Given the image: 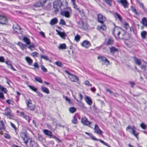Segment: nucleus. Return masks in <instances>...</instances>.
Segmentation results:
<instances>
[{
    "instance_id": "69168bd1",
    "label": "nucleus",
    "mask_w": 147,
    "mask_h": 147,
    "mask_svg": "<svg viewBox=\"0 0 147 147\" xmlns=\"http://www.w3.org/2000/svg\"><path fill=\"white\" fill-rule=\"evenodd\" d=\"M37 94L40 97H42L43 96V94L41 93L40 92L38 91L36 92Z\"/></svg>"
},
{
    "instance_id": "393cba45",
    "label": "nucleus",
    "mask_w": 147,
    "mask_h": 147,
    "mask_svg": "<svg viewBox=\"0 0 147 147\" xmlns=\"http://www.w3.org/2000/svg\"><path fill=\"white\" fill-rule=\"evenodd\" d=\"M141 23L144 26L147 27V19L144 17L142 20Z\"/></svg>"
},
{
    "instance_id": "7c9ffc66",
    "label": "nucleus",
    "mask_w": 147,
    "mask_h": 147,
    "mask_svg": "<svg viewBox=\"0 0 147 147\" xmlns=\"http://www.w3.org/2000/svg\"><path fill=\"white\" fill-rule=\"evenodd\" d=\"M37 139L38 141L41 142L43 141L44 138L41 135L38 133L37 134Z\"/></svg>"
},
{
    "instance_id": "3c124183",
    "label": "nucleus",
    "mask_w": 147,
    "mask_h": 147,
    "mask_svg": "<svg viewBox=\"0 0 147 147\" xmlns=\"http://www.w3.org/2000/svg\"><path fill=\"white\" fill-rule=\"evenodd\" d=\"M3 92L5 93H6L7 92V89L3 87H2L0 89Z\"/></svg>"
},
{
    "instance_id": "5701e85b",
    "label": "nucleus",
    "mask_w": 147,
    "mask_h": 147,
    "mask_svg": "<svg viewBox=\"0 0 147 147\" xmlns=\"http://www.w3.org/2000/svg\"><path fill=\"white\" fill-rule=\"evenodd\" d=\"M85 133L88 135L92 139V140H96V141H99V139H98L96 138L93 135L90 133H89L87 132H86Z\"/></svg>"
},
{
    "instance_id": "6e6d98bb",
    "label": "nucleus",
    "mask_w": 147,
    "mask_h": 147,
    "mask_svg": "<svg viewBox=\"0 0 147 147\" xmlns=\"http://www.w3.org/2000/svg\"><path fill=\"white\" fill-rule=\"evenodd\" d=\"M4 136L5 138L8 139H10L11 137L7 133H5L4 134Z\"/></svg>"
},
{
    "instance_id": "39448f33",
    "label": "nucleus",
    "mask_w": 147,
    "mask_h": 147,
    "mask_svg": "<svg viewBox=\"0 0 147 147\" xmlns=\"http://www.w3.org/2000/svg\"><path fill=\"white\" fill-rule=\"evenodd\" d=\"M121 34H122V36H120L119 39L124 40H127L129 38V34L126 31L122 30L121 31Z\"/></svg>"
},
{
    "instance_id": "a211bd4d",
    "label": "nucleus",
    "mask_w": 147,
    "mask_h": 147,
    "mask_svg": "<svg viewBox=\"0 0 147 147\" xmlns=\"http://www.w3.org/2000/svg\"><path fill=\"white\" fill-rule=\"evenodd\" d=\"M94 132L98 134L102 135L103 132L100 129L98 126L97 124H95L94 128Z\"/></svg>"
},
{
    "instance_id": "6e6552de",
    "label": "nucleus",
    "mask_w": 147,
    "mask_h": 147,
    "mask_svg": "<svg viewBox=\"0 0 147 147\" xmlns=\"http://www.w3.org/2000/svg\"><path fill=\"white\" fill-rule=\"evenodd\" d=\"M98 59H100L99 62H101L102 64H104L105 63H107V65L110 64V62L105 57L101 56H99L98 57Z\"/></svg>"
},
{
    "instance_id": "37998d69",
    "label": "nucleus",
    "mask_w": 147,
    "mask_h": 147,
    "mask_svg": "<svg viewBox=\"0 0 147 147\" xmlns=\"http://www.w3.org/2000/svg\"><path fill=\"white\" fill-rule=\"evenodd\" d=\"M64 98H65L66 101L68 102L70 104H72L73 103L72 101L71 100L68 98L67 96H65L63 97Z\"/></svg>"
},
{
    "instance_id": "4c0bfd02",
    "label": "nucleus",
    "mask_w": 147,
    "mask_h": 147,
    "mask_svg": "<svg viewBox=\"0 0 147 147\" xmlns=\"http://www.w3.org/2000/svg\"><path fill=\"white\" fill-rule=\"evenodd\" d=\"M0 123L1 124V127H0V130L2 129L4 130L5 129V125L3 123V121H0Z\"/></svg>"
},
{
    "instance_id": "2eb2a0df",
    "label": "nucleus",
    "mask_w": 147,
    "mask_h": 147,
    "mask_svg": "<svg viewBox=\"0 0 147 147\" xmlns=\"http://www.w3.org/2000/svg\"><path fill=\"white\" fill-rule=\"evenodd\" d=\"M30 140L28 147H38L39 145L36 142L33 141L31 138H29L28 141Z\"/></svg>"
},
{
    "instance_id": "f3484780",
    "label": "nucleus",
    "mask_w": 147,
    "mask_h": 147,
    "mask_svg": "<svg viewBox=\"0 0 147 147\" xmlns=\"http://www.w3.org/2000/svg\"><path fill=\"white\" fill-rule=\"evenodd\" d=\"M44 134L48 136L49 138H52L54 136L53 135V133L52 131L48 129H45L43 130Z\"/></svg>"
},
{
    "instance_id": "c9c22d12",
    "label": "nucleus",
    "mask_w": 147,
    "mask_h": 147,
    "mask_svg": "<svg viewBox=\"0 0 147 147\" xmlns=\"http://www.w3.org/2000/svg\"><path fill=\"white\" fill-rule=\"evenodd\" d=\"M115 17L116 18H118L120 21L121 22L122 20V18L121 16L117 13H115Z\"/></svg>"
},
{
    "instance_id": "864d4df0",
    "label": "nucleus",
    "mask_w": 147,
    "mask_h": 147,
    "mask_svg": "<svg viewBox=\"0 0 147 147\" xmlns=\"http://www.w3.org/2000/svg\"><path fill=\"white\" fill-rule=\"evenodd\" d=\"M140 126L142 128L144 129H146L147 128V127L146 125H145L144 123H142L140 125Z\"/></svg>"
},
{
    "instance_id": "774afa93",
    "label": "nucleus",
    "mask_w": 147,
    "mask_h": 147,
    "mask_svg": "<svg viewBox=\"0 0 147 147\" xmlns=\"http://www.w3.org/2000/svg\"><path fill=\"white\" fill-rule=\"evenodd\" d=\"M9 118L10 119H14L13 114H11L8 116Z\"/></svg>"
},
{
    "instance_id": "9b49d317",
    "label": "nucleus",
    "mask_w": 147,
    "mask_h": 147,
    "mask_svg": "<svg viewBox=\"0 0 147 147\" xmlns=\"http://www.w3.org/2000/svg\"><path fill=\"white\" fill-rule=\"evenodd\" d=\"M26 104L27 107L29 108L31 110L33 111L35 109V106L34 105H32V101L30 99H29L26 101Z\"/></svg>"
},
{
    "instance_id": "a878e982",
    "label": "nucleus",
    "mask_w": 147,
    "mask_h": 147,
    "mask_svg": "<svg viewBox=\"0 0 147 147\" xmlns=\"http://www.w3.org/2000/svg\"><path fill=\"white\" fill-rule=\"evenodd\" d=\"M13 28L14 30L16 32H18V30H19L21 29L20 26L17 24L13 25Z\"/></svg>"
},
{
    "instance_id": "680f3d73",
    "label": "nucleus",
    "mask_w": 147,
    "mask_h": 147,
    "mask_svg": "<svg viewBox=\"0 0 147 147\" xmlns=\"http://www.w3.org/2000/svg\"><path fill=\"white\" fill-rule=\"evenodd\" d=\"M52 138H53L54 139H55L59 143H61V140H60L59 139L56 137L55 136H53V137Z\"/></svg>"
},
{
    "instance_id": "5fc2aeb1",
    "label": "nucleus",
    "mask_w": 147,
    "mask_h": 147,
    "mask_svg": "<svg viewBox=\"0 0 147 147\" xmlns=\"http://www.w3.org/2000/svg\"><path fill=\"white\" fill-rule=\"evenodd\" d=\"M38 53L36 52H32V53L31 55L33 57H37Z\"/></svg>"
},
{
    "instance_id": "de8ad7c7",
    "label": "nucleus",
    "mask_w": 147,
    "mask_h": 147,
    "mask_svg": "<svg viewBox=\"0 0 147 147\" xmlns=\"http://www.w3.org/2000/svg\"><path fill=\"white\" fill-rule=\"evenodd\" d=\"M80 36L78 34H77L75 37V40L77 42L80 40Z\"/></svg>"
},
{
    "instance_id": "f03ea898",
    "label": "nucleus",
    "mask_w": 147,
    "mask_h": 147,
    "mask_svg": "<svg viewBox=\"0 0 147 147\" xmlns=\"http://www.w3.org/2000/svg\"><path fill=\"white\" fill-rule=\"evenodd\" d=\"M53 6L54 9V12L56 14L59 11V9L61 10L63 7L64 5L61 0H57L53 2Z\"/></svg>"
},
{
    "instance_id": "2f4dec72",
    "label": "nucleus",
    "mask_w": 147,
    "mask_h": 147,
    "mask_svg": "<svg viewBox=\"0 0 147 147\" xmlns=\"http://www.w3.org/2000/svg\"><path fill=\"white\" fill-rule=\"evenodd\" d=\"M28 86L29 87L31 90L36 92H37L38 91L37 88L33 86L28 85Z\"/></svg>"
},
{
    "instance_id": "aec40b11",
    "label": "nucleus",
    "mask_w": 147,
    "mask_h": 147,
    "mask_svg": "<svg viewBox=\"0 0 147 147\" xmlns=\"http://www.w3.org/2000/svg\"><path fill=\"white\" fill-rule=\"evenodd\" d=\"M20 116L23 117L27 121L28 123L30 122V118L29 116L25 115L24 112H21L20 113Z\"/></svg>"
},
{
    "instance_id": "f704fd0d",
    "label": "nucleus",
    "mask_w": 147,
    "mask_h": 147,
    "mask_svg": "<svg viewBox=\"0 0 147 147\" xmlns=\"http://www.w3.org/2000/svg\"><path fill=\"white\" fill-rule=\"evenodd\" d=\"M25 59L29 65H31L32 62V59L29 57H26Z\"/></svg>"
},
{
    "instance_id": "4be33fe9",
    "label": "nucleus",
    "mask_w": 147,
    "mask_h": 147,
    "mask_svg": "<svg viewBox=\"0 0 147 147\" xmlns=\"http://www.w3.org/2000/svg\"><path fill=\"white\" fill-rule=\"evenodd\" d=\"M41 89L42 92L45 93L47 94H48L50 93V92L48 89L44 86H41Z\"/></svg>"
},
{
    "instance_id": "423d86ee",
    "label": "nucleus",
    "mask_w": 147,
    "mask_h": 147,
    "mask_svg": "<svg viewBox=\"0 0 147 147\" xmlns=\"http://www.w3.org/2000/svg\"><path fill=\"white\" fill-rule=\"evenodd\" d=\"M130 129H131L132 130V131H129V132L134 135L136 138L138 139V133L136 132L135 131L136 129L135 127L134 126H133L131 127L130 126L128 125L126 128V130L127 131Z\"/></svg>"
},
{
    "instance_id": "603ef678",
    "label": "nucleus",
    "mask_w": 147,
    "mask_h": 147,
    "mask_svg": "<svg viewBox=\"0 0 147 147\" xmlns=\"http://www.w3.org/2000/svg\"><path fill=\"white\" fill-rule=\"evenodd\" d=\"M124 26L125 29L126 30L128 29L129 28V26L128 24L125 22L124 24Z\"/></svg>"
},
{
    "instance_id": "c756f323",
    "label": "nucleus",
    "mask_w": 147,
    "mask_h": 147,
    "mask_svg": "<svg viewBox=\"0 0 147 147\" xmlns=\"http://www.w3.org/2000/svg\"><path fill=\"white\" fill-rule=\"evenodd\" d=\"M113 40L112 39L109 38L106 42V45H111L113 43Z\"/></svg>"
},
{
    "instance_id": "ddd939ff",
    "label": "nucleus",
    "mask_w": 147,
    "mask_h": 147,
    "mask_svg": "<svg viewBox=\"0 0 147 147\" xmlns=\"http://www.w3.org/2000/svg\"><path fill=\"white\" fill-rule=\"evenodd\" d=\"M7 19L5 16L0 15V24L5 25L7 23Z\"/></svg>"
},
{
    "instance_id": "e433bc0d",
    "label": "nucleus",
    "mask_w": 147,
    "mask_h": 147,
    "mask_svg": "<svg viewBox=\"0 0 147 147\" xmlns=\"http://www.w3.org/2000/svg\"><path fill=\"white\" fill-rule=\"evenodd\" d=\"M110 52L111 53H114L115 52L117 51L118 49L114 47H112L110 48Z\"/></svg>"
},
{
    "instance_id": "dca6fc26",
    "label": "nucleus",
    "mask_w": 147,
    "mask_h": 147,
    "mask_svg": "<svg viewBox=\"0 0 147 147\" xmlns=\"http://www.w3.org/2000/svg\"><path fill=\"white\" fill-rule=\"evenodd\" d=\"M79 27L81 29L86 30L88 29V25L86 23L82 21L81 23L79 24Z\"/></svg>"
},
{
    "instance_id": "58836bf2",
    "label": "nucleus",
    "mask_w": 147,
    "mask_h": 147,
    "mask_svg": "<svg viewBox=\"0 0 147 147\" xmlns=\"http://www.w3.org/2000/svg\"><path fill=\"white\" fill-rule=\"evenodd\" d=\"M28 47V48L29 49H30L31 51H32L33 50L32 49V48L34 49L35 48V46L34 45L33 43H30Z\"/></svg>"
},
{
    "instance_id": "473e14b6",
    "label": "nucleus",
    "mask_w": 147,
    "mask_h": 147,
    "mask_svg": "<svg viewBox=\"0 0 147 147\" xmlns=\"http://www.w3.org/2000/svg\"><path fill=\"white\" fill-rule=\"evenodd\" d=\"M23 40L24 42L26 43V45H28L30 43V40L26 37H24L23 38Z\"/></svg>"
},
{
    "instance_id": "cd10ccee",
    "label": "nucleus",
    "mask_w": 147,
    "mask_h": 147,
    "mask_svg": "<svg viewBox=\"0 0 147 147\" xmlns=\"http://www.w3.org/2000/svg\"><path fill=\"white\" fill-rule=\"evenodd\" d=\"M58 22V20L56 18L52 19L50 22V24L51 25H54L56 24Z\"/></svg>"
},
{
    "instance_id": "bf43d9fd",
    "label": "nucleus",
    "mask_w": 147,
    "mask_h": 147,
    "mask_svg": "<svg viewBox=\"0 0 147 147\" xmlns=\"http://www.w3.org/2000/svg\"><path fill=\"white\" fill-rule=\"evenodd\" d=\"M72 122L74 124H76L77 123V119L75 118V116L74 117V119L72 120Z\"/></svg>"
},
{
    "instance_id": "f257e3e1",
    "label": "nucleus",
    "mask_w": 147,
    "mask_h": 147,
    "mask_svg": "<svg viewBox=\"0 0 147 147\" xmlns=\"http://www.w3.org/2000/svg\"><path fill=\"white\" fill-rule=\"evenodd\" d=\"M72 13V10L69 7H66L61 10L60 15L67 18H70Z\"/></svg>"
},
{
    "instance_id": "1a4fd4ad",
    "label": "nucleus",
    "mask_w": 147,
    "mask_h": 147,
    "mask_svg": "<svg viewBox=\"0 0 147 147\" xmlns=\"http://www.w3.org/2000/svg\"><path fill=\"white\" fill-rule=\"evenodd\" d=\"M20 136L22 138L24 143L27 145L28 142V136H27L26 133L25 132H22L20 133Z\"/></svg>"
},
{
    "instance_id": "0eeeda50",
    "label": "nucleus",
    "mask_w": 147,
    "mask_h": 147,
    "mask_svg": "<svg viewBox=\"0 0 147 147\" xmlns=\"http://www.w3.org/2000/svg\"><path fill=\"white\" fill-rule=\"evenodd\" d=\"M81 122L84 125L90 127L91 122L89 121L85 117H82L81 120Z\"/></svg>"
},
{
    "instance_id": "bb28decb",
    "label": "nucleus",
    "mask_w": 147,
    "mask_h": 147,
    "mask_svg": "<svg viewBox=\"0 0 147 147\" xmlns=\"http://www.w3.org/2000/svg\"><path fill=\"white\" fill-rule=\"evenodd\" d=\"M18 45L20 47L21 49L22 50H23L26 46V45L23 44L22 42H18Z\"/></svg>"
},
{
    "instance_id": "13d9d810",
    "label": "nucleus",
    "mask_w": 147,
    "mask_h": 147,
    "mask_svg": "<svg viewBox=\"0 0 147 147\" xmlns=\"http://www.w3.org/2000/svg\"><path fill=\"white\" fill-rule=\"evenodd\" d=\"M59 24H62V25H65L66 24V23L62 19H61L60 20Z\"/></svg>"
},
{
    "instance_id": "f8f14e48",
    "label": "nucleus",
    "mask_w": 147,
    "mask_h": 147,
    "mask_svg": "<svg viewBox=\"0 0 147 147\" xmlns=\"http://www.w3.org/2000/svg\"><path fill=\"white\" fill-rule=\"evenodd\" d=\"M98 22L101 24H103L106 20V18L105 16H103L102 14H99L98 15Z\"/></svg>"
},
{
    "instance_id": "e2e57ef3",
    "label": "nucleus",
    "mask_w": 147,
    "mask_h": 147,
    "mask_svg": "<svg viewBox=\"0 0 147 147\" xmlns=\"http://www.w3.org/2000/svg\"><path fill=\"white\" fill-rule=\"evenodd\" d=\"M5 63L9 67L11 65H12L11 62L9 60H8L7 61H6L5 62Z\"/></svg>"
},
{
    "instance_id": "052dcab7",
    "label": "nucleus",
    "mask_w": 147,
    "mask_h": 147,
    "mask_svg": "<svg viewBox=\"0 0 147 147\" xmlns=\"http://www.w3.org/2000/svg\"><path fill=\"white\" fill-rule=\"evenodd\" d=\"M59 36L62 38H64L66 36V34L65 33L61 32Z\"/></svg>"
},
{
    "instance_id": "79ce46f5",
    "label": "nucleus",
    "mask_w": 147,
    "mask_h": 147,
    "mask_svg": "<svg viewBox=\"0 0 147 147\" xmlns=\"http://www.w3.org/2000/svg\"><path fill=\"white\" fill-rule=\"evenodd\" d=\"M66 45L65 44H60L59 47V49H66Z\"/></svg>"
},
{
    "instance_id": "72a5a7b5",
    "label": "nucleus",
    "mask_w": 147,
    "mask_h": 147,
    "mask_svg": "<svg viewBox=\"0 0 147 147\" xmlns=\"http://www.w3.org/2000/svg\"><path fill=\"white\" fill-rule=\"evenodd\" d=\"M134 61L136 64L138 65H141V62L140 60L138 59V58L134 57Z\"/></svg>"
},
{
    "instance_id": "a18cd8bd",
    "label": "nucleus",
    "mask_w": 147,
    "mask_h": 147,
    "mask_svg": "<svg viewBox=\"0 0 147 147\" xmlns=\"http://www.w3.org/2000/svg\"><path fill=\"white\" fill-rule=\"evenodd\" d=\"M131 8L132 11L133 12H134L135 14L136 15H138L136 9L135 8V7H134L132 6H131Z\"/></svg>"
},
{
    "instance_id": "338daca9",
    "label": "nucleus",
    "mask_w": 147,
    "mask_h": 147,
    "mask_svg": "<svg viewBox=\"0 0 147 147\" xmlns=\"http://www.w3.org/2000/svg\"><path fill=\"white\" fill-rule=\"evenodd\" d=\"M129 83L130 84V85H131V88L134 87L135 85V83L133 82H129Z\"/></svg>"
},
{
    "instance_id": "6ab92c4d",
    "label": "nucleus",
    "mask_w": 147,
    "mask_h": 147,
    "mask_svg": "<svg viewBox=\"0 0 147 147\" xmlns=\"http://www.w3.org/2000/svg\"><path fill=\"white\" fill-rule=\"evenodd\" d=\"M81 45L82 46L88 48L91 46V45L89 41L84 40L81 44Z\"/></svg>"
},
{
    "instance_id": "4468645a",
    "label": "nucleus",
    "mask_w": 147,
    "mask_h": 147,
    "mask_svg": "<svg viewBox=\"0 0 147 147\" xmlns=\"http://www.w3.org/2000/svg\"><path fill=\"white\" fill-rule=\"evenodd\" d=\"M119 3H121L125 8H127L128 6V3L127 0H117Z\"/></svg>"
},
{
    "instance_id": "412c9836",
    "label": "nucleus",
    "mask_w": 147,
    "mask_h": 147,
    "mask_svg": "<svg viewBox=\"0 0 147 147\" xmlns=\"http://www.w3.org/2000/svg\"><path fill=\"white\" fill-rule=\"evenodd\" d=\"M85 100L87 103L89 105H90L92 103V99L89 96H86L85 98Z\"/></svg>"
},
{
    "instance_id": "a19ab883",
    "label": "nucleus",
    "mask_w": 147,
    "mask_h": 147,
    "mask_svg": "<svg viewBox=\"0 0 147 147\" xmlns=\"http://www.w3.org/2000/svg\"><path fill=\"white\" fill-rule=\"evenodd\" d=\"M147 33L146 31H143L141 33V36L143 39H145Z\"/></svg>"
},
{
    "instance_id": "7ed1b4c3",
    "label": "nucleus",
    "mask_w": 147,
    "mask_h": 147,
    "mask_svg": "<svg viewBox=\"0 0 147 147\" xmlns=\"http://www.w3.org/2000/svg\"><path fill=\"white\" fill-rule=\"evenodd\" d=\"M122 29L116 26L114 28L112 33L114 36L117 39L119 38V34H120Z\"/></svg>"
},
{
    "instance_id": "4d7b16f0",
    "label": "nucleus",
    "mask_w": 147,
    "mask_h": 147,
    "mask_svg": "<svg viewBox=\"0 0 147 147\" xmlns=\"http://www.w3.org/2000/svg\"><path fill=\"white\" fill-rule=\"evenodd\" d=\"M55 64L59 67H62L63 66L62 63L60 62L56 61L55 62Z\"/></svg>"
},
{
    "instance_id": "9d476101",
    "label": "nucleus",
    "mask_w": 147,
    "mask_h": 147,
    "mask_svg": "<svg viewBox=\"0 0 147 147\" xmlns=\"http://www.w3.org/2000/svg\"><path fill=\"white\" fill-rule=\"evenodd\" d=\"M65 72L67 74L71 76L70 78L71 81L74 82H77L78 81L79 78L73 75L68 71L65 70Z\"/></svg>"
},
{
    "instance_id": "0e129e2a",
    "label": "nucleus",
    "mask_w": 147,
    "mask_h": 147,
    "mask_svg": "<svg viewBox=\"0 0 147 147\" xmlns=\"http://www.w3.org/2000/svg\"><path fill=\"white\" fill-rule=\"evenodd\" d=\"M85 84L86 86H92V84H90V82L88 80H86L85 82Z\"/></svg>"
},
{
    "instance_id": "c85d7f7f",
    "label": "nucleus",
    "mask_w": 147,
    "mask_h": 147,
    "mask_svg": "<svg viewBox=\"0 0 147 147\" xmlns=\"http://www.w3.org/2000/svg\"><path fill=\"white\" fill-rule=\"evenodd\" d=\"M101 26H98V28L99 30H102L103 31L105 30L106 29V26L103 24H101Z\"/></svg>"
},
{
    "instance_id": "09e8293b",
    "label": "nucleus",
    "mask_w": 147,
    "mask_h": 147,
    "mask_svg": "<svg viewBox=\"0 0 147 147\" xmlns=\"http://www.w3.org/2000/svg\"><path fill=\"white\" fill-rule=\"evenodd\" d=\"M98 141H100V142H101L104 145L108 147H111V146L110 145L108 144L107 143H106V142H104L103 140H101L99 139Z\"/></svg>"
},
{
    "instance_id": "8fccbe9b",
    "label": "nucleus",
    "mask_w": 147,
    "mask_h": 147,
    "mask_svg": "<svg viewBox=\"0 0 147 147\" xmlns=\"http://www.w3.org/2000/svg\"><path fill=\"white\" fill-rule=\"evenodd\" d=\"M40 58L41 59H44L46 61H48L49 60V59L48 57L47 56L44 55H40Z\"/></svg>"
},
{
    "instance_id": "49530a36",
    "label": "nucleus",
    "mask_w": 147,
    "mask_h": 147,
    "mask_svg": "<svg viewBox=\"0 0 147 147\" xmlns=\"http://www.w3.org/2000/svg\"><path fill=\"white\" fill-rule=\"evenodd\" d=\"M72 4L73 5L75 9L78 11L79 12H80V10L79 8L78 7L77 5L75 3V2L74 3H73Z\"/></svg>"
},
{
    "instance_id": "20e7f679",
    "label": "nucleus",
    "mask_w": 147,
    "mask_h": 147,
    "mask_svg": "<svg viewBox=\"0 0 147 147\" xmlns=\"http://www.w3.org/2000/svg\"><path fill=\"white\" fill-rule=\"evenodd\" d=\"M49 0H40L34 3L33 5L34 7H43L45 5L46 3Z\"/></svg>"
},
{
    "instance_id": "b1692460",
    "label": "nucleus",
    "mask_w": 147,
    "mask_h": 147,
    "mask_svg": "<svg viewBox=\"0 0 147 147\" xmlns=\"http://www.w3.org/2000/svg\"><path fill=\"white\" fill-rule=\"evenodd\" d=\"M51 3H48L45 6H44L42 7L43 9L45 10H49L51 8Z\"/></svg>"
},
{
    "instance_id": "ea45409f",
    "label": "nucleus",
    "mask_w": 147,
    "mask_h": 147,
    "mask_svg": "<svg viewBox=\"0 0 147 147\" xmlns=\"http://www.w3.org/2000/svg\"><path fill=\"white\" fill-rule=\"evenodd\" d=\"M35 80L40 83H42V81L41 79L39 77L35 76L34 77Z\"/></svg>"
},
{
    "instance_id": "c03bdc74",
    "label": "nucleus",
    "mask_w": 147,
    "mask_h": 147,
    "mask_svg": "<svg viewBox=\"0 0 147 147\" xmlns=\"http://www.w3.org/2000/svg\"><path fill=\"white\" fill-rule=\"evenodd\" d=\"M69 110L71 113H74L76 111V109L74 107H71L69 108Z\"/></svg>"
}]
</instances>
